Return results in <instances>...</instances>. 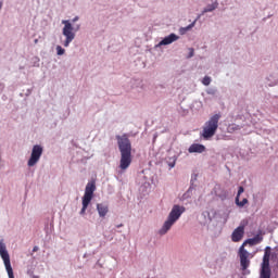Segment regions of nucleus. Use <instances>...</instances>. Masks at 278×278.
<instances>
[{
	"instance_id": "nucleus-1",
	"label": "nucleus",
	"mask_w": 278,
	"mask_h": 278,
	"mask_svg": "<svg viewBox=\"0 0 278 278\" xmlns=\"http://www.w3.org/2000/svg\"><path fill=\"white\" fill-rule=\"evenodd\" d=\"M116 140L121 153L119 168L127 170L128 166H131V141L127 135H117Z\"/></svg>"
},
{
	"instance_id": "nucleus-2",
	"label": "nucleus",
	"mask_w": 278,
	"mask_h": 278,
	"mask_svg": "<svg viewBox=\"0 0 278 278\" xmlns=\"http://www.w3.org/2000/svg\"><path fill=\"white\" fill-rule=\"evenodd\" d=\"M185 212H186V206L175 204L172 207V211L169 212L167 219L164 222L162 228L159 230V233L161 236H166V233H168V231H170L173 225H175V223L179 218H181V214H184Z\"/></svg>"
},
{
	"instance_id": "nucleus-3",
	"label": "nucleus",
	"mask_w": 278,
	"mask_h": 278,
	"mask_svg": "<svg viewBox=\"0 0 278 278\" xmlns=\"http://www.w3.org/2000/svg\"><path fill=\"white\" fill-rule=\"evenodd\" d=\"M218 121H220V114H215L205 122L201 132V137L204 138V140H210V138L216 136V131H218Z\"/></svg>"
},
{
	"instance_id": "nucleus-4",
	"label": "nucleus",
	"mask_w": 278,
	"mask_h": 278,
	"mask_svg": "<svg viewBox=\"0 0 278 278\" xmlns=\"http://www.w3.org/2000/svg\"><path fill=\"white\" fill-rule=\"evenodd\" d=\"M96 190H97V182H94V180L89 181L85 188V194L83 197V207L80 210L81 215L86 214V210H88V206L90 205V202L94 197Z\"/></svg>"
},
{
	"instance_id": "nucleus-5",
	"label": "nucleus",
	"mask_w": 278,
	"mask_h": 278,
	"mask_svg": "<svg viewBox=\"0 0 278 278\" xmlns=\"http://www.w3.org/2000/svg\"><path fill=\"white\" fill-rule=\"evenodd\" d=\"M270 255L271 249L270 247H266L264 251L263 262L261 264L260 278H270Z\"/></svg>"
},
{
	"instance_id": "nucleus-6",
	"label": "nucleus",
	"mask_w": 278,
	"mask_h": 278,
	"mask_svg": "<svg viewBox=\"0 0 278 278\" xmlns=\"http://www.w3.org/2000/svg\"><path fill=\"white\" fill-rule=\"evenodd\" d=\"M0 257L3 260L9 278H14V269H12V264L10 263V253H8V249L3 242H0Z\"/></svg>"
},
{
	"instance_id": "nucleus-7",
	"label": "nucleus",
	"mask_w": 278,
	"mask_h": 278,
	"mask_svg": "<svg viewBox=\"0 0 278 278\" xmlns=\"http://www.w3.org/2000/svg\"><path fill=\"white\" fill-rule=\"evenodd\" d=\"M238 257L240 260L241 270H247L251 266V260H253V254H251L244 245H241L238 251Z\"/></svg>"
},
{
	"instance_id": "nucleus-8",
	"label": "nucleus",
	"mask_w": 278,
	"mask_h": 278,
	"mask_svg": "<svg viewBox=\"0 0 278 278\" xmlns=\"http://www.w3.org/2000/svg\"><path fill=\"white\" fill-rule=\"evenodd\" d=\"M62 24L63 27V36H65V41L63 42V47H68L73 40H75V33L73 31V24H71V21L63 20Z\"/></svg>"
},
{
	"instance_id": "nucleus-9",
	"label": "nucleus",
	"mask_w": 278,
	"mask_h": 278,
	"mask_svg": "<svg viewBox=\"0 0 278 278\" xmlns=\"http://www.w3.org/2000/svg\"><path fill=\"white\" fill-rule=\"evenodd\" d=\"M42 146L36 144L33 147L30 157L27 162V166H36L38 162H40V157H42Z\"/></svg>"
},
{
	"instance_id": "nucleus-10",
	"label": "nucleus",
	"mask_w": 278,
	"mask_h": 278,
	"mask_svg": "<svg viewBox=\"0 0 278 278\" xmlns=\"http://www.w3.org/2000/svg\"><path fill=\"white\" fill-rule=\"evenodd\" d=\"M242 238H244V225L237 227L231 235L232 242H240Z\"/></svg>"
},
{
	"instance_id": "nucleus-11",
	"label": "nucleus",
	"mask_w": 278,
	"mask_h": 278,
	"mask_svg": "<svg viewBox=\"0 0 278 278\" xmlns=\"http://www.w3.org/2000/svg\"><path fill=\"white\" fill-rule=\"evenodd\" d=\"M176 40H179V36L172 33L169 36L161 40L159 45L160 47H164L166 45H173V42H176Z\"/></svg>"
},
{
	"instance_id": "nucleus-12",
	"label": "nucleus",
	"mask_w": 278,
	"mask_h": 278,
	"mask_svg": "<svg viewBox=\"0 0 278 278\" xmlns=\"http://www.w3.org/2000/svg\"><path fill=\"white\" fill-rule=\"evenodd\" d=\"M262 240H264V237L256 235L254 238L245 240L241 247H243V249L244 247H247V244H250L251 247H255V244H260Z\"/></svg>"
},
{
	"instance_id": "nucleus-13",
	"label": "nucleus",
	"mask_w": 278,
	"mask_h": 278,
	"mask_svg": "<svg viewBox=\"0 0 278 278\" xmlns=\"http://www.w3.org/2000/svg\"><path fill=\"white\" fill-rule=\"evenodd\" d=\"M189 153H205V146L201 143H192L189 149Z\"/></svg>"
},
{
	"instance_id": "nucleus-14",
	"label": "nucleus",
	"mask_w": 278,
	"mask_h": 278,
	"mask_svg": "<svg viewBox=\"0 0 278 278\" xmlns=\"http://www.w3.org/2000/svg\"><path fill=\"white\" fill-rule=\"evenodd\" d=\"M97 210L100 218H105V216H108V212H110V207L103 203H98Z\"/></svg>"
},
{
	"instance_id": "nucleus-15",
	"label": "nucleus",
	"mask_w": 278,
	"mask_h": 278,
	"mask_svg": "<svg viewBox=\"0 0 278 278\" xmlns=\"http://www.w3.org/2000/svg\"><path fill=\"white\" fill-rule=\"evenodd\" d=\"M216 8H218V3H213V4H208L206 8H204L203 10V14H207V12H214V10H216Z\"/></svg>"
},
{
	"instance_id": "nucleus-16",
	"label": "nucleus",
	"mask_w": 278,
	"mask_h": 278,
	"mask_svg": "<svg viewBox=\"0 0 278 278\" xmlns=\"http://www.w3.org/2000/svg\"><path fill=\"white\" fill-rule=\"evenodd\" d=\"M247 203H249V200L247 198H244L242 201H240V198L236 197V204L239 207H244L247 205Z\"/></svg>"
},
{
	"instance_id": "nucleus-17",
	"label": "nucleus",
	"mask_w": 278,
	"mask_h": 278,
	"mask_svg": "<svg viewBox=\"0 0 278 278\" xmlns=\"http://www.w3.org/2000/svg\"><path fill=\"white\" fill-rule=\"evenodd\" d=\"M203 86H210L212 84V78L210 76H205L202 80Z\"/></svg>"
},
{
	"instance_id": "nucleus-18",
	"label": "nucleus",
	"mask_w": 278,
	"mask_h": 278,
	"mask_svg": "<svg viewBox=\"0 0 278 278\" xmlns=\"http://www.w3.org/2000/svg\"><path fill=\"white\" fill-rule=\"evenodd\" d=\"M65 52H66V50H64V48H62L61 46L56 47L58 55H64Z\"/></svg>"
},
{
	"instance_id": "nucleus-19",
	"label": "nucleus",
	"mask_w": 278,
	"mask_h": 278,
	"mask_svg": "<svg viewBox=\"0 0 278 278\" xmlns=\"http://www.w3.org/2000/svg\"><path fill=\"white\" fill-rule=\"evenodd\" d=\"M242 192H244V187H239V190L237 193L238 199H240V194H242Z\"/></svg>"
},
{
	"instance_id": "nucleus-20",
	"label": "nucleus",
	"mask_w": 278,
	"mask_h": 278,
	"mask_svg": "<svg viewBox=\"0 0 278 278\" xmlns=\"http://www.w3.org/2000/svg\"><path fill=\"white\" fill-rule=\"evenodd\" d=\"M197 21H194L193 23H191L186 29H192V27H194Z\"/></svg>"
},
{
	"instance_id": "nucleus-21",
	"label": "nucleus",
	"mask_w": 278,
	"mask_h": 278,
	"mask_svg": "<svg viewBox=\"0 0 278 278\" xmlns=\"http://www.w3.org/2000/svg\"><path fill=\"white\" fill-rule=\"evenodd\" d=\"M194 55V49H190L189 58H192Z\"/></svg>"
},
{
	"instance_id": "nucleus-22",
	"label": "nucleus",
	"mask_w": 278,
	"mask_h": 278,
	"mask_svg": "<svg viewBox=\"0 0 278 278\" xmlns=\"http://www.w3.org/2000/svg\"><path fill=\"white\" fill-rule=\"evenodd\" d=\"M36 251H38V247L35 245L34 249H33V252L36 253Z\"/></svg>"
},
{
	"instance_id": "nucleus-23",
	"label": "nucleus",
	"mask_w": 278,
	"mask_h": 278,
	"mask_svg": "<svg viewBox=\"0 0 278 278\" xmlns=\"http://www.w3.org/2000/svg\"><path fill=\"white\" fill-rule=\"evenodd\" d=\"M77 21H79V17H78V16L74 17L73 23H75V22H77Z\"/></svg>"
},
{
	"instance_id": "nucleus-24",
	"label": "nucleus",
	"mask_w": 278,
	"mask_h": 278,
	"mask_svg": "<svg viewBox=\"0 0 278 278\" xmlns=\"http://www.w3.org/2000/svg\"><path fill=\"white\" fill-rule=\"evenodd\" d=\"M3 8V2H0V10Z\"/></svg>"
},
{
	"instance_id": "nucleus-25",
	"label": "nucleus",
	"mask_w": 278,
	"mask_h": 278,
	"mask_svg": "<svg viewBox=\"0 0 278 278\" xmlns=\"http://www.w3.org/2000/svg\"><path fill=\"white\" fill-rule=\"evenodd\" d=\"M170 166V168H174L175 167V163H173L172 165H169Z\"/></svg>"
},
{
	"instance_id": "nucleus-26",
	"label": "nucleus",
	"mask_w": 278,
	"mask_h": 278,
	"mask_svg": "<svg viewBox=\"0 0 278 278\" xmlns=\"http://www.w3.org/2000/svg\"><path fill=\"white\" fill-rule=\"evenodd\" d=\"M117 227H123V225H118Z\"/></svg>"
}]
</instances>
